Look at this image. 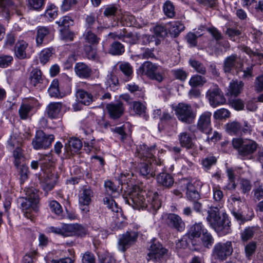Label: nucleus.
<instances>
[{"mask_svg": "<svg viewBox=\"0 0 263 263\" xmlns=\"http://www.w3.org/2000/svg\"><path fill=\"white\" fill-rule=\"evenodd\" d=\"M254 231L253 228L248 227L241 233V238L243 241H247L252 238L254 235Z\"/></svg>", "mask_w": 263, "mask_h": 263, "instance_id": "62", "label": "nucleus"}, {"mask_svg": "<svg viewBox=\"0 0 263 263\" xmlns=\"http://www.w3.org/2000/svg\"><path fill=\"white\" fill-rule=\"evenodd\" d=\"M54 139V137L53 135H46L43 130H39L36 131L32 144L35 149H46L51 145Z\"/></svg>", "mask_w": 263, "mask_h": 263, "instance_id": "11", "label": "nucleus"}, {"mask_svg": "<svg viewBox=\"0 0 263 263\" xmlns=\"http://www.w3.org/2000/svg\"><path fill=\"white\" fill-rule=\"evenodd\" d=\"M62 107V104L60 102H53L49 104L47 108V114L51 118L58 117Z\"/></svg>", "mask_w": 263, "mask_h": 263, "instance_id": "35", "label": "nucleus"}, {"mask_svg": "<svg viewBox=\"0 0 263 263\" xmlns=\"http://www.w3.org/2000/svg\"><path fill=\"white\" fill-rule=\"evenodd\" d=\"M50 211L57 215H61L63 210L60 204L55 200L50 201L49 204Z\"/></svg>", "mask_w": 263, "mask_h": 263, "instance_id": "58", "label": "nucleus"}, {"mask_svg": "<svg viewBox=\"0 0 263 263\" xmlns=\"http://www.w3.org/2000/svg\"><path fill=\"white\" fill-rule=\"evenodd\" d=\"M233 252V249L231 241L219 242L214 246L212 255L214 259L223 261L231 256Z\"/></svg>", "mask_w": 263, "mask_h": 263, "instance_id": "7", "label": "nucleus"}, {"mask_svg": "<svg viewBox=\"0 0 263 263\" xmlns=\"http://www.w3.org/2000/svg\"><path fill=\"white\" fill-rule=\"evenodd\" d=\"M237 55L232 54L228 57L224 61L223 70L225 72H230L235 66Z\"/></svg>", "mask_w": 263, "mask_h": 263, "instance_id": "39", "label": "nucleus"}, {"mask_svg": "<svg viewBox=\"0 0 263 263\" xmlns=\"http://www.w3.org/2000/svg\"><path fill=\"white\" fill-rule=\"evenodd\" d=\"M253 130V126L246 120H243L241 123L240 136L251 135Z\"/></svg>", "mask_w": 263, "mask_h": 263, "instance_id": "51", "label": "nucleus"}, {"mask_svg": "<svg viewBox=\"0 0 263 263\" xmlns=\"http://www.w3.org/2000/svg\"><path fill=\"white\" fill-rule=\"evenodd\" d=\"M230 112L226 108H220L214 113L213 117L216 120H222L229 118Z\"/></svg>", "mask_w": 263, "mask_h": 263, "instance_id": "53", "label": "nucleus"}, {"mask_svg": "<svg viewBox=\"0 0 263 263\" xmlns=\"http://www.w3.org/2000/svg\"><path fill=\"white\" fill-rule=\"evenodd\" d=\"M232 143L234 148L237 151L238 156L242 159H250L258 146L256 141L248 138H233Z\"/></svg>", "mask_w": 263, "mask_h": 263, "instance_id": "3", "label": "nucleus"}, {"mask_svg": "<svg viewBox=\"0 0 263 263\" xmlns=\"http://www.w3.org/2000/svg\"><path fill=\"white\" fill-rule=\"evenodd\" d=\"M85 41L91 45H97L100 41V38L91 30H87L84 34Z\"/></svg>", "mask_w": 263, "mask_h": 263, "instance_id": "46", "label": "nucleus"}, {"mask_svg": "<svg viewBox=\"0 0 263 263\" xmlns=\"http://www.w3.org/2000/svg\"><path fill=\"white\" fill-rule=\"evenodd\" d=\"M150 243L148 249L147 260H152L155 262H160L165 260L167 256L168 250L163 247L162 245L156 239H153Z\"/></svg>", "mask_w": 263, "mask_h": 263, "instance_id": "6", "label": "nucleus"}, {"mask_svg": "<svg viewBox=\"0 0 263 263\" xmlns=\"http://www.w3.org/2000/svg\"><path fill=\"white\" fill-rule=\"evenodd\" d=\"M118 10V8L114 5L106 6L104 8L103 14L106 17H109L116 15Z\"/></svg>", "mask_w": 263, "mask_h": 263, "instance_id": "60", "label": "nucleus"}, {"mask_svg": "<svg viewBox=\"0 0 263 263\" xmlns=\"http://www.w3.org/2000/svg\"><path fill=\"white\" fill-rule=\"evenodd\" d=\"M32 109V106L28 104H22L19 109L18 114L22 120H27L29 117V114Z\"/></svg>", "mask_w": 263, "mask_h": 263, "instance_id": "43", "label": "nucleus"}, {"mask_svg": "<svg viewBox=\"0 0 263 263\" xmlns=\"http://www.w3.org/2000/svg\"><path fill=\"white\" fill-rule=\"evenodd\" d=\"M52 54V48H46L43 50L40 54L39 59L40 62L44 65L47 63Z\"/></svg>", "mask_w": 263, "mask_h": 263, "instance_id": "50", "label": "nucleus"}, {"mask_svg": "<svg viewBox=\"0 0 263 263\" xmlns=\"http://www.w3.org/2000/svg\"><path fill=\"white\" fill-rule=\"evenodd\" d=\"M82 228V226L78 224H63L60 227H50L49 228V230L55 234L68 237L78 234V231Z\"/></svg>", "mask_w": 263, "mask_h": 263, "instance_id": "12", "label": "nucleus"}, {"mask_svg": "<svg viewBox=\"0 0 263 263\" xmlns=\"http://www.w3.org/2000/svg\"><path fill=\"white\" fill-rule=\"evenodd\" d=\"M17 0H0V14L6 18L10 12L15 9Z\"/></svg>", "mask_w": 263, "mask_h": 263, "instance_id": "18", "label": "nucleus"}, {"mask_svg": "<svg viewBox=\"0 0 263 263\" xmlns=\"http://www.w3.org/2000/svg\"><path fill=\"white\" fill-rule=\"evenodd\" d=\"M239 186L242 193L246 194L250 192L251 190L252 185L250 180L242 178L239 181Z\"/></svg>", "mask_w": 263, "mask_h": 263, "instance_id": "54", "label": "nucleus"}, {"mask_svg": "<svg viewBox=\"0 0 263 263\" xmlns=\"http://www.w3.org/2000/svg\"><path fill=\"white\" fill-rule=\"evenodd\" d=\"M76 97L79 101L86 105H89L93 101L92 94L83 89H78Z\"/></svg>", "mask_w": 263, "mask_h": 263, "instance_id": "29", "label": "nucleus"}, {"mask_svg": "<svg viewBox=\"0 0 263 263\" xmlns=\"http://www.w3.org/2000/svg\"><path fill=\"white\" fill-rule=\"evenodd\" d=\"M211 116L212 113L211 112L205 111L199 118L197 128L203 133L208 134L212 129Z\"/></svg>", "mask_w": 263, "mask_h": 263, "instance_id": "16", "label": "nucleus"}, {"mask_svg": "<svg viewBox=\"0 0 263 263\" xmlns=\"http://www.w3.org/2000/svg\"><path fill=\"white\" fill-rule=\"evenodd\" d=\"M104 186L105 188L106 193L109 196L107 197H109L112 199L110 197V196L111 195L112 193L117 192L118 190L117 186L112 182L109 180L105 182Z\"/></svg>", "mask_w": 263, "mask_h": 263, "instance_id": "59", "label": "nucleus"}, {"mask_svg": "<svg viewBox=\"0 0 263 263\" xmlns=\"http://www.w3.org/2000/svg\"><path fill=\"white\" fill-rule=\"evenodd\" d=\"M119 68L123 74V80L125 81L130 80L133 77V68L128 62H121L119 64Z\"/></svg>", "mask_w": 263, "mask_h": 263, "instance_id": "28", "label": "nucleus"}, {"mask_svg": "<svg viewBox=\"0 0 263 263\" xmlns=\"http://www.w3.org/2000/svg\"><path fill=\"white\" fill-rule=\"evenodd\" d=\"M169 25V32L175 37H177L185 28L184 25L179 21L171 22Z\"/></svg>", "mask_w": 263, "mask_h": 263, "instance_id": "31", "label": "nucleus"}, {"mask_svg": "<svg viewBox=\"0 0 263 263\" xmlns=\"http://www.w3.org/2000/svg\"><path fill=\"white\" fill-rule=\"evenodd\" d=\"M227 174L229 178V183H228L227 187L229 190H234L236 187L235 183V175L234 171L231 168H228L227 170Z\"/></svg>", "mask_w": 263, "mask_h": 263, "instance_id": "48", "label": "nucleus"}, {"mask_svg": "<svg viewBox=\"0 0 263 263\" xmlns=\"http://www.w3.org/2000/svg\"><path fill=\"white\" fill-rule=\"evenodd\" d=\"M165 222L167 226L171 229H174L179 232L184 230L185 224L181 217L174 213L167 214L165 218Z\"/></svg>", "mask_w": 263, "mask_h": 263, "instance_id": "15", "label": "nucleus"}, {"mask_svg": "<svg viewBox=\"0 0 263 263\" xmlns=\"http://www.w3.org/2000/svg\"><path fill=\"white\" fill-rule=\"evenodd\" d=\"M28 44L24 41L18 42L15 47L16 56L21 59H25L26 57V50Z\"/></svg>", "mask_w": 263, "mask_h": 263, "instance_id": "34", "label": "nucleus"}, {"mask_svg": "<svg viewBox=\"0 0 263 263\" xmlns=\"http://www.w3.org/2000/svg\"><path fill=\"white\" fill-rule=\"evenodd\" d=\"M15 167L17 168L18 175L20 176V182L23 184L28 179V167L25 163Z\"/></svg>", "mask_w": 263, "mask_h": 263, "instance_id": "42", "label": "nucleus"}, {"mask_svg": "<svg viewBox=\"0 0 263 263\" xmlns=\"http://www.w3.org/2000/svg\"><path fill=\"white\" fill-rule=\"evenodd\" d=\"M199 237L192 238L190 237L189 249L192 251H199L201 249V243Z\"/></svg>", "mask_w": 263, "mask_h": 263, "instance_id": "56", "label": "nucleus"}, {"mask_svg": "<svg viewBox=\"0 0 263 263\" xmlns=\"http://www.w3.org/2000/svg\"><path fill=\"white\" fill-rule=\"evenodd\" d=\"M190 237L185 234L180 239L176 242V248L179 249H185L189 248Z\"/></svg>", "mask_w": 263, "mask_h": 263, "instance_id": "61", "label": "nucleus"}, {"mask_svg": "<svg viewBox=\"0 0 263 263\" xmlns=\"http://www.w3.org/2000/svg\"><path fill=\"white\" fill-rule=\"evenodd\" d=\"M206 97L210 105L213 107L223 104L226 102L222 92L217 86L210 89L206 92Z\"/></svg>", "mask_w": 263, "mask_h": 263, "instance_id": "13", "label": "nucleus"}, {"mask_svg": "<svg viewBox=\"0 0 263 263\" xmlns=\"http://www.w3.org/2000/svg\"><path fill=\"white\" fill-rule=\"evenodd\" d=\"M186 189V197L188 200L194 201L199 200L200 199V195L196 189L194 184L191 182L184 183Z\"/></svg>", "mask_w": 263, "mask_h": 263, "instance_id": "24", "label": "nucleus"}, {"mask_svg": "<svg viewBox=\"0 0 263 263\" xmlns=\"http://www.w3.org/2000/svg\"><path fill=\"white\" fill-rule=\"evenodd\" d=\"M48 92L51 97H57L59 95V81L58 80L54 79L52 81L48 88Z\"/></svg>", "mask_w": 263, "mask_h": 263, "instance_id": "57", "label": "nucleus"}, {"mask_svg": "<svg viewBox=\"0 0 263 263\" xmlns=\"http://www.w3.org/2000/svg\"><path fill=\"white\" fill-rule=\"evenodd\" d=\"M153 151V148H149L145 144L140 145L137 149V156L143 161L151 163V160L154 157Z\"/></svg>", "mask_w": 263, "mask_h": 263, "instance_id": "20", "label": "nucleus"}, {"mask_svg": "<svg viewBox=\"0 0 263 263\" xmlns=\"http://www.w3.org/2000/svg\"><path fill=\"white\" fill-rule=\"evenodd\" d=\"M253 13L259 19L263 18V1H259L255 5Z\"/></svg>", "mask_w": 263, "mask_h": 263, "instance_id": "64", "label": "nucleus"}, {"mask_svg": "<svg viewBox=\"0 0 263 263\" xmlns=\"http://www.w3.org/2000/svg\"><path fill=\"white\" fill-rule=\"evenodd\" d=\"M189 63L197 72L203 75L206 73V68L201 62L194 59H191L189 61Z\"/></svg>", "mask_w": 263, "mask_h": 263, "instance_id": "45", "label": "nucleus"}, {"mask_svg": "<svg viewBox=\"0 0 263 263\" xmlns=\"http://www.w3.org/2000/svg\"><path fill=\"white\" fill-rule=\"evenodd\" d=\"M163 10L165 15L168 17L173 18L175 16V7L171 1L165 2L163 4Z\"/></svg>", "mask_w": 263, "mask_h": 263, "instance_id": "44", "label": "nucleus"}, {"mask_svg": "<svg viewBox=\"0 0 263 263\" xmlns=\"http://www.w3.org/2000/svg\"><path fill=\"white\" fill-rule=\"evenodd\" d=\"M243 86L244 83L241 81H232L230 83L228 94L234 97L238 96L242 91Z\"/></svg>", "mask_w": 263, "mask_h": 263, "instance_id": "27", "label": "nucleus"}, {"mask_svg": "<svg viewBox=\"0 0 263 263\" xmlns=\"http://www.w3.org/2000/svg\"><path fill=\"white\" fill-rule=\"evenodd\" d=\"M206 82V80L204 77L195 74L192 77L189 81V84L192 87H197L198 86L203 85Z\"/></svg>", "mask_w": 263, "mask_h": 263, "instance_id": "49", "label": "nucleus"}, {"mask_svg": "<svg viewBox=\"0 0 263 263\" xmlns=\"http://www.w3.org/2000/svg\"><path fill=\"white\" fill-rule=\"evenodd\" d=\"M241 123L234 121L227 123L226 129L227 132L231 135H240Z\"/></svg>", "mask_w": 263, "mask_h": 263, "instance_id": "33", "label": "nucleus"}, {"mask_svg": "<svg viewBox=\"0 0 263 263\" xmlns=\"http://www.w3.org/2000/svg\"><path fill=\"white\" fill-rule=\"evenodd\" d=\"M103 202L109 209L117 213L116 217H114V219L110 225L111 230L112 231H117L125 227L126 226L127 222L125 218L120 213L121 209L118 206L116 202L109 197H104L103 198Z\"/></svg>", "mask_w": 263, "mask_h": 263, "instance_id": "5", "label": "nucleus"}, {"mask_svg": "<svg viewBox=\"0 0 263 263\" xmlns=\"http://www.w3.org/2000/svg\"><path fill=\"white\" fill-rule=\"evenodd\" d=\"M178 137L179 143L182 147L188 149L194 147L193 137L190 132L186 131L181 132L178 135Z\"/></svg>", "mask_w": 263, "mask_h": 263, "instance_id": "21", "label": "nucleus"}, {"mask_svg": "<svg viewBox=\"0 0 263 263\" xmlns=\"http://www.w3.org/2000/svg\"><path fill=\"white\" fill-rule=\"evenodd\" d=\"M82 147L81 141L76 138H71L68 144H65L64 147L65 152L67 155H73L78 152Z\"/></svg>", "mask_w": 263, "mask_h": 263, "instance_id": "19", "label": "nucleus"}, {"mask_svg": "<svg viewBox=\"0 0 263 263\" xmlns=\"http://www.w3.org/2000/svg\"><path fill=\"white\" fill-rule=\"evenodd\" d=\"M201 240L202 245L208 249L212 247L214 241V239L212 235L207 230L203 232Z\"/></svg>", "mask_w": 263, "mask_h": 263, "instance_id": "41", "label": "nucleus"}, {"mask_svg": "<svg viewBox=\"0 0 263 263\" xmlns=\"http://www.w3.org/2000/svg\"><path fill=\"white\" fill-rule=\"evenodd\" d=\"M106 109L110 118L113 119L119 118L124 111L123 103L121 102L108 104L106 106Z\"/></svg>", "mask_w": 263, "mask_h": 263, "instance_id": "17", "label": "nucleus"}, {"mask_svg": "<svg viewBox=\"0 0 263 263\" xmlns=\"http://www.w3.org/2000/svg\"><path fill=\"white\" fill-rule=\"evenodd\" d=\"M175 110L178 119L186 123H192L196 117V112L191 106L185 103H179Z\"/></svg>", "mask_w": 263, "mask_h": 263, "instance_id": "9", "label": "nucleus"}, {"mask_svg": "<svg viewBox=\"0 0 263 263\" xmlns=\"http://www.w3.org/2000/svg\"><path fill=\"white\" fill-rule=\"evenodd\" d=\"M124 46L119 42H114L110 46L109 53L112 55H119L124 52Z\"/></svg>", "mask_w": 263, "mask_h": 263, "instance_id": "40", "label": "nucleus"}, {"mask_svg": "<svg viewBox=\"0 0 263 263\" xmlns=\"http://www.w3.org/2000/svg\"><path fill=\"white\" fill-rule=\"evenodd\" d=\"M74 69L76 74L81 78H89L92 72L91 68L83 62L76 63Z\"/></svg>", "mask_w": 263, "mask_h": 263, "instance_id": "23", "label": "nucleus"}, {"mask_svg": "<svg viewBox=\"0 0 263 263\" xmlns=\"http://www.w3.org/2000/svg\"><path fill=\"white\" fill-rule=\"evenodd\" d=\"M254 87L257 92L263 91V74L258 76L255 78Z\"/></svg>", "mask_w": 263, "mask_h": 263, "instance_id": "63", "label": "nucleus"}, {"mask_svg": "<svg viewBox=\"0 0 263 263\" xmlns=\"http://www.w3.org/2000/svg\"><path fill=\"white\" fill-rule=\"evenodd\" d=\"M44 77L40 69L34 68L29 74V80L31 85L34 87H37L42 84L44 81Z\"/></svg>", "mask_w": 263, "mask_h": 263, "instance_id": "25", "label": "nucleus"}, {"mask_svg": "<svg viewBox=\"0 0 263 263\" xmlns=\"http://www.w3.org/2000/svg\"><path fill=\"white\" fill-rule=\"evenodd\" d=\"M158 66L149 61L144 62L139 67V71L142 74L146 76L151 80L162 82L164 79L162 74L158 71Z\"/></svg>", "mask_w": 263, "mask_h": 263, "instance_id": "8", "label": "nucleus"}, {"mask_svg": "<svg viewBox=\"0 0 263 263\" xmlns=\"http://www.w3.org/2000/svg\"><path fill=\"white\" fill-rule=\"evenodd\" d=\"M151 163H140L139 166L140 174L145 177L149 178V177H154L155 175V173L151 168Z\"/></svg>", "mask_w": 263, "mask_h": 263, "instance_id": "37", "label": "nucleus"}, {"mask_svg": "<svg viewBox=\"0 0 263 263\" xmlns=\"http://www.w3.org/2000/svg\"><path fill=\"white\" fill-rule=\"evenodd\" d=\"M138 236V233L134 231H127L123 234L120 236L118 241L119 250L124 252L136 242Z\"/></svg>", "mask_w": 263, "mask_h": 263, "instance_id": "14", "label": "nucleus"}, {"mask_svg": "<svg viewBox=\"0 0 263 263\" xmlns=\"http://www.w3.org/2000/svg\"><path fill=\"white\" fill-rule=\"evenodd\" d=\"M26 197L21 203L22 210L24 211V215L28 219L33 220V215L31 213L32 209L37 212V204L39 202L38 191L33 187L27 188L25 190Z\"/></svg>", "mask_w": 263, "mask_h": 263, "instance_id": "4", "label": "nucleus"}, {"mask_svg": "<svg viewBox=\"0 0 263 263\" xmlns=\"http://www.w3.org/2000/svg\"><path fill=\"white\" fill-rule=\"evenodd\" d=\"M13 156L14 159V164L15 166L24 164L26 158L24 152L21 147H17L14 150Z\"/></svg>", "mask_w": 263, "mask_h": 263, "instance_id": "38", "label": "nucleus"}, {"mask_svg": "<svg viewBox=\"0 0 263 263\" xmlns=\"http://www.w3.org/2000/svg\"><path fill=\"white\" fill-rule=\"evenodd\" d=\"M205 231L201 223H196L192 226L186 234L190 237H200Z\"/></svg>", "mask_w": 263, "mask_h": 263, "instance_id": "36", "label": "nucleus"}, {"mask_svg": "<svg viewBox=\"0 0 263 263\" xmlns=\"http://www.w3.org/2000/svg\"><path fill=\"white\" fill-rule=\"evenodd\" d=\"M254 197L258 200L263 198V184L260 182V180L257 179L254 182Z\"/></svg>", "mask_w": 263, "mask_h": 263, "instance_id": "47", "label": "nucleus"}, {"mask_svg": "<svg viewBox=\"0 0 263 263\" xmlns=\"http://www.w3.org/2000/svg\"><path fill=\"white\" fill-rule=\"evenodd\" d=\"M157 182L163 186L170 187L174 182L171 175L166 173H160L157 177Z\"/></svg>", "mask_w": 263, "mask_h": 263, "instance_id": "30", "label": "nucleus"}, {"mask_svg": "<svg viewBox=\"0 0 263 263\" xmlns=\"http://www.w3.org/2000/svg\"><path fill=\"white\" fill-rule=\"evenodd\" d=\"M127 89L131 93H136L138 98H143L144 94L142 91L141 88L135 83H132L127 85Z\"/></svg>", "mask_w": 263, "mask_h": 263, "instance_id": "55", "label": "nucleus"}, {"mask_svg": "<svg viewBox=\"0 0 263 263\" xmlns=\"http://www.w3.org/2000/svg\"><path fill=\"white\" fill-rule=\"evenodd\" d=\"M122 41L129 44H135L140 39V35L136 32H128L125 28L123 29Z\"/></svg>", "mask_w": 263, "mask_h": 263, "instance_id": "32", "label": "nucleus"}, {"mask_svg": "<svg viewBox=\"0 0 263 263\" xmlns=\"http://www.w3.org/2000/svg\"><path fill=\"white\" fill-rule=\"evenodd\" d=\"M50 35V30L48 28L44 26H40L37 29L36 42L37 46L49 42L48 37Z\"/></svg>", "mask_w": 263, "mask_h": 263, "instance_id": "22", "label": "nucleus"}, {"mask_svg": "<svg viewBox=\"0 0 263 263\" xmlns=\"http://www.w3.org/2000/svg\"><path fill=\"white\" fill-rule=\"evenodd\" d=\"M93 192L89 187H83L79 194V204L83 214L87 215L89 212V204L91 202Z\"/></svg>", "mask_w": 263, "mask_h": 263, "instance_id": "10", "label": "nucleus"}, {"mask_svg": "<svg viewBox=\"0 0 263 263\" xmlns=\"http://www.w3.org/2000/svg\"><path fill=\"white\" fill-rule=\"evenodd\" d=\"M206 219L210 226L218 235L223 236L231 232L230 221L227 214L222 213L221 215L218 206L211 208L208 211Z\"/></svg>", "mask_w": 263, "mask_h": 263, "instance_id": "2", "label": "nucleus"}, {"mask_svg": "<svg viewBox=\"0 0 263 263\" xmlns=\"http://www.w3.org/2000/svg\"><path fill=\"white\" fill-rule=\"evenodd\" d=\"M130 112L134 115L146 117V107L140 101H133L130 103Z\"/></svg>", "mask_w": 263, "mask_h": 263, "instance_id": "26", "label": "nucleus"}, {"mask_svg": "<svg viewBox=\"0 0 263 263\" xmlns=\"http://www.w3.org/2000/svg\"><path fill=\"white\" fill-rule=\"evenodd\" d=\"M45 16L51 21L58 15V8L54 5H50L45 12Z\"/></svg>", "mask_w": 263, "mask_h": 263, "instance_id": "52", "label": "nucleus"}, {"mask_svg": "<svg viewBox=\"0 0 263 263\" xmlns=\"http://www.w3.org/2000/svg\"><path fill=\"white\" fill-rule=\"evenodd\" d=\"M145 195L144 192L134 191L129 194L127 202L135 209L147 208L154 215L161 206L158 194L157 193H154L153 196L147 200H146Z\"/></svg>", "mask_w": 263, "mask_h": 263, "instance_id": "1", "label": "nucleus"}]
</instances>
